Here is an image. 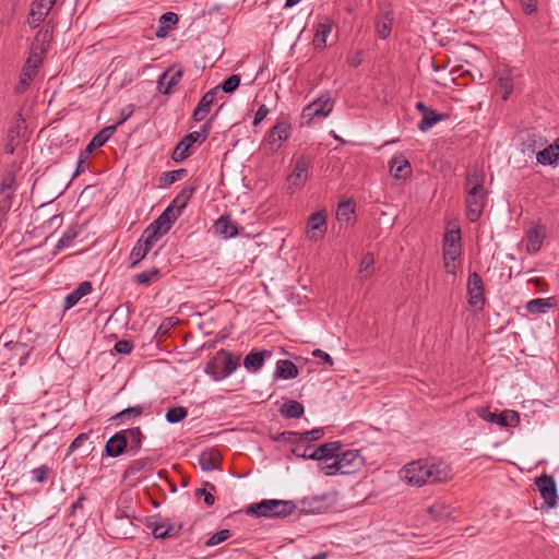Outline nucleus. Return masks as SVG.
<instances>
[{"mask_svg": "<svg viewBox=\"0 0 559 559\" xmlns=\"http://www.w3.org/2000/svg\"><path fill=\"white\" fill-rule=\"evenodd\" d=\"M148 252L150 250H146V248L142 245V241H138L130 253L131 267H135L147 255Z\"/></svg>", "mask_w": 559, "mask_h": 559, "instance_id": "obj_42", "label": "nucleus"}, {"mask_svg": "<svg viewBox=\"0 0 559 559\" xmlns=\"http://www.w3.org/2000/svg\"><path fill=\"white\" fill-rule=\"evenodd\" d=\"M166 520L148 522L147 527L152 530L155 538L165 539Z\"/></svg>", "mask_w": 559, "mask_h": 559, "instance_id": "obj_53", "label": "nucleus"}, {"mask_svg": "<svg viewBox=\"0 0 559 559\" xmlns=\"http://www.w3.org/2000/svg\"><path fill=\"white\" fill-rule=\"evenodd\" d=\"M153 459L141 457L131 462L123 473V478H130L142 471H151L153 466Z\"/></svg>", "mask_w": 559, "mask_h": 559, "instance_id": "obj_33", "label": "nucleus"}, {"mask_svg": "<svg viewBox=\"0 0 559 559\" xmlns=\"http://www.w3.org/2000/svg\"><path fill=\"white\" fill-rule=\"evenodd\" d=\"M415 107L421 114V120L418 123V129L421 132H427L436 123L443 121L448 118L447 114H439L431 107L426 106L423 102L416 103Z\"/></svg>", "mask_w": 559, "mask_h": 559, "instance_id": "obj_10", "label": "nucleus"}, {"mask_svg": "<svg viewBox=\"0 0 559 559\" xmlns=\"http://www.w3.org/2000/svg\"><path fill=\"white\" fill-rule=\"evenodd\" d=\"M394 21V12L392 9H388L376 22V32L379 38L386 39L392 31Z\"/></svg>", "mask_w": 559, "mask_h": 559, "instance_id": "obj_23", "label": "nucleus"}, {"mask_svg": "<svg viewBox=\"0 0 559 559\" xmlns=\"http://www.w3.org/2000/svg\"><path fill=\"white\" fill-rule=\"evenodd\" d=\"M334 102L329 94H322L307 105L301 112V124H311L314 118H325L333 110Z\"/></svg>", "mask_w": 559, "mask_h": 559, "instance_id": "obj_3", "label": "nucleus"}, {"mask_svg": "<svg viewBox=\"0 0 559 559\" xmlns=\"http://www.w3.org/2000/svg\"><path fill=\"white\" fill-rule=\"evenodd\" d=\"M332 23L330 21H325L319 23L317 26V31L313 37V45L316 48H324L326 45V38L331 34Z\"/></svg>", "mask_w": 559, "mask_h": 559, "instance_id": "obj_35", "label": "nucleus"}, {"mask_svg": "<svg viewBox=\"0 0 559 559\" xmlns=\"http://www.w3.org/2000/svg\"><path fill=\"white\" fill-rule=\"evenodd\" d=\"M461 246L460 229L448 230L443 236V247Z\"/></svg>", "mask_w": 559, "mask_h": 559, "instance_id": "obj_47", "label": "nucleus"}, {"mask_svg": "<svg viewBox=\"0 0 559 559\" xmlns=\"http://www.w3.org/2000/svg\"><path fill=\"white\" fill-rule=\"evenodd\" d=\"M550 306L549 299L536 298L527 302L526 309L531 313H544Z\"/></svg>", "mask_w": 559, "mask_h": 559, "instance_id": "obj_43", "label": "nucleus"}, {"mask_svg": "<svg viewBox=\"0 0 559 559\" xmlns=\"http://www.w3.org/2000/svg\"><path fill=\"white\" fill-rule=\"evenodd\" d=\"M92 283L90 281H84L79 284V286L71 292L69 295H67L64 299V309L68 310L72 307H74L79 300L90 294L92 292Z\"/></svg>", "mask_w": 559, "mask_h": 559, "instance_id": "obj_24", "label": "nucleus"}, {"mask_svg": "<svg viewBox=\"0 0 559 559\" xmlns=\"http://www.w3.org/2000/svg\"><path fill=\"white\" fill-rule=\"evenodd\" d=\"M308 237L312 240H317L319 237H322L326 230V214L324 211L316 212L310 215L307 224Z\"/></svg>", "mask_w": 559, "mask_h": 559, "instance_id": "obj_14", "label": "nucleus"}, {"mask_svg": "<svg viewBox=\"0 0 559 559\" xmlns=\"http://www.w3.org/2000/svg\"><path fill=\"white\" fill-rule=\"evenodd\" d=\"M298 376L297 366L287 359H281L276 362V369L274 372V378L276 379H294Z\"/></svg>", "mask_w": 559, "mask_h": 559, "instance_id": "obj_27", "label": "nucleus"}, {"mask_svg": "<svg viewBox=\"0 0 559 559\" xmlns=\"http://www.w3.org/2000/svg\"><path fill=\"white\" fill-rule=\"evenodd\" d=\"M332 460H333L332 462L328 461L326 463H324V461H321L319 463V469L329 476L340 473L338 465L336 464V457H334Z\"/></svg>", "mask_w": 559, "mask_h": 559, "instance_id": "obj_54", "label": "nucleus"}, {"mask_svg": "<svg viewBox=\"0 0 559 559\" xmlns=\"http://www.w3.org/2000/svg\"><path fill=\"white\" fill-rule=\"evenodd\" d=\"M373 264H374L373 253L367 252L362 257L360 265H359V273H360V277L362 280H367L372 275Z\"/></svg>", "mask_w": 559, "mask_h": 559, "instance_id": "obj_38", "label": "nucleus"}, {"mask_svg": "<svg viewBox=\"0 0 559 559\" xmlns=\"http://www.w3.org/2000/svg\"><path fill=\"white\" fill-rule=\"evenodd\" d=\"M215 233L224 238H233L238 235L237 224L229 215L221 216L214 224Z\"/></svg>", "mask_w": 559, "mask_h": 559, "instance_id": "obj_21", "label": "nucleus"}, {"mask_svg": "<svg viewBox=\"0 0 559 559\" xmlns=\"http://www.w3.org/2000/svg\"><path fill=\"white\" fill-rule=\"evenodd\" d=\"M133 348V343L128 340H121L115 344V350L119 354H130Z\"/></svg>", "mask_w": 559, "mask_h": 559, "instance_id": "obj_63", "label": "nucleus"}, {"mask_svg": "<svg viewBox=\"0 0 559 559\" xmlns=\"http://www.w3.org/2000/svg\"><path fill=\"white\" fill-rule=\"evenodd\" d=\"M187 175V169L180 168L171 171H165L159 177L160 186H170Z\"/></svg>", "mask_w": 559, "mask_h": 559, "instance_id": "obj_40", "label": "nucleus"}, {"mask_svg": "<svg viewBox=\"0 0 559 559\" xmlns=\"http://www.w3.org/2000/svg\"><path fill=\"white\" fill-rule=\"evenodd\" d=\"M536 159L542 165H552L559 159V138L546 148L539 151Z\"/></svg>", "mask_w": 559, "mask_h": 559, "instance_id": "obj_26", "label": "nucleus"}, {"mask_svg": "<svg viewBox=\"0 0 559 559\" xmlns=\"http://www.w3.org/2000/svg\"><path fill=\"white\" fill-rule=\"evenodd\" d=\"M116 132V126H108L97 132L85 147V155H90L94 150L103 146Z\"/></svg>", "mask_w": 559, "mask_h": 559, "instance_id": "obj_22", "label": "nucleus"}, {"mask_svg": "<svg viewBox=\"0 0 559 559\" xmlns=\"http://www.w3.org/2000/svg\"><path fill=\"white\" fill-rule=\"evenodd\" d=\"M48 14L49 13H47V11L39 9V7H37V4L35 3L28 14V25L33 28L37 27L46 19Z\"/></svg>", "mask_w": 559, "mask_h": 559, "instance_id": "obj_45", "label": "nucleus"}, {"mask_svg": "<svg viewBox=\"0 0 559 559\" xmlns=\"http://www.w3.org/2000/svg\"><path fill=\"white\" fill-rule=\"evenodd\" d=\"M390 173L397 179L406 178L411 174V164L403 156H394L390 162Z\"/></svg>", "mask_w": 559, "mask_h": 559, "instance_id": "obj_25", "label": "nucleus"}, {"mask_svg": "<svg viewBox=\"0 0 559 559\" xmlns=\"http://www.w3.org/2000/svg\"><path fill=\"white\" fill-rule=\"evenodd\" d=\"M188 415V411L182 406H173L166 413V420L170 424L182 421Z\"/></svg>", "mask_w": 559, "mask_h": 559, "instance_id": "obj_41", "label": "nucleus"}, {"mask_svg": "<svg viewBox=\"0 0 559 559\" xmlns=\"http://www.w3.org/2000/svg\"><path fill=\"white\" fill-rule=\"evenodd\" d=\"M336 464L338 465L340 474H353L361 468L364 457L358 450H346L341 454L337 452Z\"/></svg>", "mask_w": 559, "mask_h": 559, "instance_id": "obj_6", "label": "nucleus"}, {"mask_svg": "<svg viewBox=\"0 0 559 559\" xmlns=\"http://www.w3.org/2000/svg\"><path fill=\"white\" fill-rule=\"evenodd\" d=\"M296 509L292 500L264 499L258 503L250 504L246 513L257 518L284 519L290 515Z\"/></svg>", "mask_w": 559, "mask_h": 559, "instance_id": "obj_2", "label": "nucleus"}, {"mask_svg": "<svg viewBox=\"0 0 559 559\" xmlns=\"http://www.w3.org/2000/svg\"><path fill=\"white\" fill-rule=\"evenodd\" d=\"M465 202L469 221L476 222L480 217L486 203V191L484 185L469 187Z\"/></svg>", "mask_w": 559, "mask_h": 559, "instance_id": "obj_5", "label": "nucleus"}, {"mask_svg": "<svg viewBox=\"0 0 559 559\" xmlns=\"http://www.w3.org/2000/svg\"><path fill=\"white\" fill-rule=\"evenodd\" d=\"M484 185V176L478 169L468 170L466 174V191L469 187Z\"/></svg>", "mask_w": 559, "mask_h": 559, "instance_id": "obj_48", "label": "nucleus"}, {"mask_svg": "<svg viewBox=\"0 0 559 559\" xmlns=\"http://www.w3.org/2000/svg\"><path fill=\"white\" fill-rule=\"evenodd\" d=\"M128 448L127 438L123 431L116 432L105 444V453L109 457L121 455Z\"/></svg>", "mask_w": 559, "mask_h": 559, "instance_id": "obj_16", "label": "nucleus"}, {"mask_svg": "<svg viewBox=\"0 0 559 559\" xmlns=\"http://www.w3.org/2000/svg\"><path fill=\"white\" fill-rule=\"evenodd\" d=\"M221 462L219 453L207 450L203 451L199 456V465L203 471L211 472L218 467Z\"/></svg>", "mask_w": 559, "mask_h": 559, "instance_id": "obj_31", "label": "nucleus"}, {"mask_svg": "<svg viewBox=\"0 0 559 559\" xmlns=\"http://www.w3.org/2000/svg\"><path fill=\"white\" fill-rule=\"evenodd\" d=\"M231 536V533L229 530H222L215 534H213L206 542H205V546L206 547H213V546H216L223 542H225L226 539H228L229 537Z\"/></svg>", "mask_w": 559, "mask_h": 559, "instance_id": "obj_49", "label": "nucleus"}, {"mask_svg": "<svg viewBox=\"0 0 559 559\" xmlns=\"http://www.w3.org/2000/svg\"><path fill=\"white\" fill-rule=\"evenodd\" d=\"M160 274L159 269L153 267L150 271L141 272L136 274L133 281L139 285H151L153 282L157 281Z\"/></svg>", "mask_w": 559, "mask_h": 559, "instance_id": "obj_39", "label": "nucleus"}, {"mask_svg": "<svg viewBox=\"0 0 559 559\" xmlns=\"http://www.w3.org/2000/svg\"><path fill=\"white\" fill-rule=\"evenodd\" d=\"M545 239V231L538 227H534L527 233L526 250L530 253H537Z\"/></svg>", "mask_w": 559, "mask_h": 559, "instance_id": "obj_28", "label": "nucleus"}, {"mask_svg": "<svg viewBox=\"0 0 559 559\" xmlns=\"http://www.w3.org/2000/svg\"><path fill=\"white\" fill-rule=\"evenodd\" d=\"M12 206L11 191H0V212L7 213Z\"/></svg>", "mask_w": 559, "mask_h": 559, "instance_id": "obj_57", "label": "nucleus"}, {"mask_svg": "<svg viewBox=\"0 0 559 559\" xmlns=\"http://www.w3.org/2000/svg\"><path fill=\"white\" fill-rule=\"evenodd\" d=\"M219 87L215 86L211 88L209 92H206L202 98L200 99L199 104L193 110L192 118L195 122L202 121L207 114L211 111V108L213 106V103L215 100V96L218 93Z\"/></svg>", "mask_w": 559, "mask_h": 559, "instance_id": "obj_12", "label": "nucleus"}, {"mask_svg": "<svg viewBox=\"0 0 559 559\" xmlns=\"http://www.w3.org/2000/svg\"><path fill=\"white\" fill-rule=\"evenodd\" d=\"M310 164V158L305 155H301L296 159L293 173L288 177L289 189L297 190L305 186L308 179Z\"/></svg>", "mask_w": 559, "mask_h": 559, "instance_id": "obj_8", "label": "nucleus"}, {"mask_svg": "<svg viewBox=\"0 0 559 559\" xmlns=\"http://www.w3.org/2000/svg\"><path fill=\"white\" fill-rule=\"evenodd\" d=\"M183 71L181 67L174 64L167 69L158 80V90L164 95H169L173 87H175L181 80Z\"/></svg>", "mask_w": 559, "mask_h": 559, "instance_id": "obj_11", "label": "nucleus"}, {"mask_svg": "<svg viewBox=\"0 0 559 559\" xmlns=\"http://www.w3.org/2000/svg\"><path fill=\"white\" fill-rule=\"evenodd\" d=\"M194 191V187L183 188L168 206H171L173 212L181 215Z\"/></svg>", "mask_w": 559, "mask_h": 559, "instance_id": "obj_29", "label": "nucleus"}, {"mask_svg": "<svg viewBox=\"0 0 559 559\" xmlns=\"http://www.w3.org/2000/svg\"><path fill=\"white\" fill-rule=\"evenodd\" d=\"M312 450V447L309 444L305 445L297 443L296 447L292 450V452L298 457L313 460V455H311Z\"/></svg>", "mask_w": 559, "mask_h": 559, "instance_id": "obj_55", "label": "nucleus"}, {"mask_svg": "<svg viewBox=\"0 0 559 559\" xmlns=\"http://www.w3.org/2000/svg\"><path fill=\"white\" fill-rule=\"evenodd\" d=\"M179 216V214L173 212L171 206H167L163 211V213L148 226L165 235L169 231L173 224L177 221Z\"/></svg>", "mask_w": 559, "mask_h": 559, "instance_id": "obj_17", "label": "nucleus"}, {"mask_svg": "<svg viewBox=\"0 0 559 559\" xmlns=\"http://www.w3.org/2000/svg\"><path fill=\"white\" fill-rule=\"evenodd\" d=\"M122 431L127 438L129 451L138 453L142 447V441L144 439V436L140 427L129 428Z\"/></svg>", "mask_w": 559, "mask_h": 559, "instance_id": "obj_32", "label": "nucleus"}, {"mask_svg": "<svg viewBox=\"0 0 559 559\" xmlns=\"http://www.w3.org/2000/svg\"><path fill=\"white\" fill-rule=\"evenodd\" d=\"M535 484L540 492L544 502L548 508L557 506V485L551 475L543 474L535 479Z\"/></svg>", "mask_w": 559, "mask_h": 559, "instance_id": "obj_9", "label": "nucleus"}, {"mask_svg": "<svg viewBox=\"0 0 559 559\" xmlns=\"http://www.w3.org/2000/svg\"><path fill=\"white\" fill-rule=\"evenodd\" d=\"M461 255V246L443 247V260L455 261Z\"/></svg>", "mask_w": 559, "mask_h": 559, "instance_id": "obj_59", "label": "nucleus"}, {"mask_svg": "<svg viewBox=\"0 0 559 559\" xmlns=\"http://www.w3.org/2000/svg\"><path fill=\"white\" fill-rule=\"evenodd\" d=\"M270 350H251L243 359V367L249 372H257L263 367L265 357H270Z\"/></svg>", "mask_w": 559, "mask_h": 559, "instance_id": "obj_20", "label": "nucleus"}, {"mask_svg": "<svg viewBox=\"0 0 559 559\" xmlns=\"http://www.w3.org/2000/svg\"><path fill=\"white\" fill-rule=\"evenodd\" d=\"M498 86L502 92V99L507 100L513 90V82L510 76H500L498 79Z\"/></svg>", "mask_w": 559, "mask_h": 559, "instance_id": "obj_50", "label": "nucleus"}, {"mask_svg": "<svg viewBox=\"0 0 559 559\" xmlns=\"http://www.w3.org/2000/svg\"><path fill=\"white\" fill-rule=\"evenodd\" d=\"M78 234L76 227L71 226L59 239L57 247L62 248L69 246L78 237Z\"/></svg>", "mask_w": 559, "mask_h": 559, "instance_id": "obj_51", "label": "nucleus"}, {"mask_svg": "<svg viewBox=\"0 0 559 559\" xmlns=\"http://www.w3.org/2000/svg\"><path fill=\"white\" fill-rule=\"evenodd\" d=\"M200 143V135L197 132L186 134L182 140L176 145L171 158L175 162H181L190 156L189 148L194 144Z\"/></svg>", "mask_w": 559, "mask_h": 559, "instance_id": "obj_15", "label": "nucleus"}, {"mask_svg": "<svg viewBox=\"0 0 559 559\" xmlns=\"http://www.w3.org/2000/svg\"><path fill=\"white\" fill-rule=\"evenodd\" d=\"M404 479L411 485L443 484L452 479L451 466L437 459H420L406 464L401 471Z\"/></svg>", "mask_w": 559, "mask_h": 559, "instance_id": "obj_1", "label": "nucleus"}, {"mask_svg": "<svg viewBox=\"0 0 559 559\" xmlns=\"http://www.w3.org/2000/svg\"><path fill=\"white\" fill-rule=\"evenodd\" d=\"M475 412L483 420L495 423L500 427H515L520 423L519 413L511 409H506L498 414L490 412L489 407H478Z\"/></svg>", "mask_w": 559, "mask_h": 559, "instance_id": "obj_4", "label": "nucleus"}, {"mask_svg": "<svg viewBox=\"0 0 559 559\" xmlns=\"http://www.w3.org/2000/svg\"><path fill=\"white\" fill-rule=\"evenodd\" d=\"M280 414L287 419L300 418L304 415V406L297 401L289 400L280 407Z\"/></svg>", "mask_w": 559, "mask_h": 559, "instance_id": "obj_34", "label": "nucleus"}, {"mask_svg": "<svg viewBox=\"0 0 559 559\" xmlns=\"http://www.w3.org/2000/svg\"><path fill=\"white\" fill-rule=\"evenodd\" d=\"M162 236L163 234L153 227L147 226L138 241H142V245L146 248V250L151 251Z\"/></svg>", "mask_w": 559, "mask_h": 559, "instance_id": "obj_36", "label": "nucleus"}, {"mask_svg": "<svg viewBox=\"0 0 559 559\" xmlns=\"http://www.w3.org/2000/svg\"><path fill=\"white\" fill-rule=\"evenodd\" d=\"M179 21L178 15L175 12H166L160 15L159 17V24L167 26V28H171L175 26Z\"/></svg>", "mask_w": 559, "mask_h": 559, "instance_id": "obj_56", "label": "nucleus"}, {"mask_svg": "<svg viewBox=\"0 0 559 559\" xmlns=\"http://www.w3.org/2000/svg\"><path fill=\"white\" fill-rule=\"evenodd\" d=\"M240 81L241 80L238 74H233L228 76L218 87L222 88L224 93L230 94L238 88Z\"/></svg>", "mask_w": 559, "mask_h": 559, "instance_id": "obj_46", "label": "nucleus"}, {"mask_svg": "<svg viewBox=\"0 0 559 559\" xmlns=\"http://www.w3.org/2000/svg\"><path fill=\"white\" fill-rule=\"evenodd\" d=\"M5 347L11 350H14L16 355H26L27 354V345L21 342H8L5 343Z\"/></svg>", "mask_w": 559, "mask_h": 559, "instance_id": "obj_64", "label": "nucleus"}, {"mask_svg": "<svg viewBox=\"0 0 559 559\" xmlns=\"http://www.w3.org/2000/svg\"><path fill=\"white\" fill-rule=\"evenodd\" d=\"M51 468L47 465H41L37 468L32 469V478L37 483H45L48 478Z\"/></svg>", "mask_w": 559, "mask_h": 559, "instance_id": "obj_52", "label": "nucleus"}, {"mask_svg": "<svg viewBox=\"0 0 559 559\" xmlns=\"http://www.w3.org/2000/svg\"><path fill=\"white\" fill-rule=\"evenodd\" d=\"M41 64V57L38 53L31 55L23 67H28V71L37 73L38 67Z\"/></svg>", "mask_w": 559, "mask_h": 559, "instance_id": "obj_60", "label": "nucleus"}, {"mask_svg": "<svg viewBox=\"0 0 559 559\" xmlns=\"http://www.w3.org/2000/svg\"><path fill=\"white\" fill-rule=\"evenodd\" d=\"M484 283L477 272L469 274L467 280L468 304L473 308L483 309L485 305Z\"/></svg>", "mask_w": 559, "mask_h": 559, "instance_id": "obj_7", "label": "nucleus"}, {"mask_svg": "<svg viewBox=\"0 0 559 559\" xmlns=\"http://www.w3.org/2000/svg\"><path fill=\"white\" fill-rule=\"evenodd\" d=\"M41 64V57L38 53L31 55L23 67H28V71L37 73L38 67Z\"/></svg>", "mask_w": 559, "mask_h": 559, "instance_id": "obj_62", "label": "nucleus"}, {"mask_svg": "<svg viewBox=\"0 0 559 559\" xmlns=\"http://www.w3.org/2000/svg\"><path fill=\"white\" fill-rule=\"evenodd\" d=\"M354 214V204L350 201H343L338 204L336 217L341 222H348Z\"/></svg>", "mask_w": 559, "mask_h": 559, "instance_id": "obj_44", "label": "nucleus"}, {"mask_svg": "<svg viewBox=\"0 0 559 559\" xmlns=\"http://www.w3.org/2000/svg\"><path fill=\"white\" fill-rule=\"evenodd\" d=\"M276 440L298 443L299 441H302V435L295 431H284L276 438Z\"/></svg>", "mask_w": 559, "mask_h": 559, "instance_id": "obj_58", "label": "nucleus"}, {"mask_svg": "<svg viewBox=\"0 0 559 559\" xmlns=\"http://www.w3.org/2000/svg\"><path fill=\"white\" fill-rule=\"evenodd\" d=\"M41 64V57L38 53L31 55L23 67H28V71L37 73L38 67Z\"/></svg>", "mask_w": 559, "mask_h": 559, "instance_id": "obj_61", "label": "nucleus"}, {"mask_svg": "<svg viewBox=\"0 0 559 559\" xmlns=\"http://www.w3.org/2000/svg\"><path fill=\"white\" fill-rule=\"evenodd\" d=\"M144 412V407L142 405H135L132 407L124 408L114 415L110 420L115 421L117 425L126 424L133 418L140 417Z\"/></svg>", "mask_w": 559, "mask_h": 559, "instance_id": "obj_30", "label": "nucleus"}, {"mask_svg": "<svg viewBox=\"0 0 559 559\" xmlns=\"http://www.w3.org/2000/svg\"><path fill=\"white\" fill-rule=\"evenodd\" d=\"M290 131L292 127L289 123L284 121L276 122L275 126L270 130L267 139L269 144L280 147L281 143L289 138Z\"/></svg>", "mask_w": 559, "mask_h": 559, "instance_id": "obj_19", "label": "nucleus"}, {"mask_svg": "<svg viewBox=\"0 0 559 559\" xmlns=\"http://www.w3.org/2000/svg\"><path fill=\"white\" fill-rule=\"evenodd\" d=\"M341 448L342 444L338 441L326 442L317 449H313L311 451V455H313V461H324V463H326L328 461H331L337 456V452L341 450Z\"/></svg>", "mask_w": 559, "mask_h": 559, "instance_id": "obj_18", "label": "nucleus"}, {"mask_svg": "<svg viewBox=\"0 0 559 559\" xmlns=\"http://www.w3.org/2000/svg\"><path fill=\"white\" fill-rule=\"evenodd\" d=\"M35 75V73L28 71V67H23L20 74L19 83L14 87V93L23 94L31 86V83Z\"/></svg>", "mask_w": 559, "mask_h": 559, "instance_id": "obj_37", "label": "nucleus"}, {"mask_svg": "<svg viewBox=\"0 0 559 559\" xmlns=\"http://www.w3.org/2000/svg\"><path fill=\"white\" fill-rule=\"evenodd\" d=\"M215 360L223 365V370L219 371V376L216 377V381L228 377L239 366V356L234 358L233 354L225 349H221L216 353Z\"/></svg>", "mask_w": 559, "mask_h": 559, "instance_id": "obj_13", "label": "nucleus"}]
</instances>
